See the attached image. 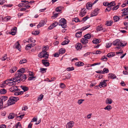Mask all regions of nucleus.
<instances>
[{"instance_id":"f257e3e1","label":"nucleus","mask_w":128,"mask_h":128,"mask_svg":"<svg viewBox=\"0 0 128 128\" xmlns=\"http://www.w3.org/2000/svg\"><path fill=\"white\" fill-rule=\"evenodd\" d=\"M19 100V98L18 97L11 96L8 101L7 104L8 106L11 105L15 103V102H17Z\"/></svg>"},{"instance_id":"f03ea898","label":"nucleus","mask_w":128,"mask_h":128,"mask_svg":"<svg viewBox=\"0 0 128 128\" xmlns=\"http://www.w3.org/2000/svg\"><path fill=\"white\" fill-rule=\"evenodd\" d=\"M48 52H44V51H42L40 52L38 55V57L40 58L43 57L45 59H47L48 58L49 55L47 54Z\"/></svg>"},{"instance_id":"7ed1b4c3","label":"nucleus","mask_w":128,"mask_h":128,"mask_svg":"<svg viewBox=\"0 0 128 128\" xmlns=\"http://www.w3.org/2000/svg\"><path fill=\"white\" fill-rule=\"evenodd\" d=\"M59 25L63 28H66L67 26L66 20L64 18H61L59 22Z\"/></svg>"},{"instance_id":"20e7f679","label":"nucleus","mask_w":128,"mask_h":128,"mask_svg":"<svg viewBox=\"0 0 128 128\" xmlns=\"http://www.w3.org/2000/svg\"><path fill=\"white\" fill-rule=\"evenodd\" d=\"M15 74L16 76L13 78L14 82H18V83H19L20 82V73L16 72Z\"/></svg>"},{"instance_id":"39448f33","label":"nucleus","mask_w":128,"mask_h":128,"mask_svg":"<svg viewBox=\"0 0 128 128\" xmlns=\"http://www.w3.org/2000/svg\"><path fill=\"white\" fill-rule=\"evenodd\" d=\"M9 91L14 93V95L16 92L20 91V90L18 89L16 86H12L9 89Z\"/></svg>"},{"instance_id":"423d86ee","label":"nucleus","mask_w":128,"mask_h":128,"mask_svg":"<svg viewBox=\"0 0 128 128\" xmlns=\"http://www.w3.org/2000/svg\"><path fill=\"white\" fill-rule=\"evenodd\" d=\"M99 10V9L98 8L95 9L93 12L90 14L91 16L92 17L97 15L98 14Z\"/></svg>"},{"instance_id":"0eeeda50","label":"nucleus","mask_w":128,"mask_h":128,"mask_svg":"<svg viewBox=\"0 0 128 128\" xmlns=\"http://www.w3.org/2000/svg\"><path fill=\"white\" fill-rule=\"evenodd\" d=\"M74 122L73 121H70L66 125V128H72L74 126Z\"/></svg>"},{"instance_id":"6e6552de","label":"nucleus","mask_w":128,"mask_h":128,"mask_svg":"<svg viewBox=\"0 0 128 128\" xmlns=\"http://www.w3.org/2000/svg\"><path fill=\"white\" fill-rule=\"evenodd\" d=\"M14 47H15L18 50H20L21 46L18 42L17 41L16 43L15 44L14 46Z\"/></svg>"},{"instance_id":"1a4fd4ad","label":"nucleus","mask_w":128,"mask_h":128,"mask_svg":"<svg viewBox=\"0 0 128 128\" xmlns=\"http://www.w3.org/2000/svg\"><path fill=\"white\" fill-rule=\"evenodd\" d=\"M16 29L17 28L16 27H14L11 30V32H10V34L12 35H14L16 32Z\"/></svg>"},{"instance_id":"9d476101","label":"nucleus","mask_w":128,"mask_h":128,"mask_svg":"<svg viewBox=\"0 0 128 128\" xmlns=\"http://www.w3.org/2000/svg\"><path fill=\"white\" fill-rule=\"evenodd\" d=\"M20 80H21L23 82L24 81L26 78V75L24 74L20 73Z\"/></svg>"},{"instance_id":"9b49d317","label":"nucleus","mask_w":128,"mask_h":128,"mask_svg":"<svg viewBox=\"0 0 128 128\" xmlns=\"http://www.w3.org/2000/svg\"><path fill=\"white\" fill-rule=\"evenodd\" d=\"M48 60L46 59H43L42 60V63L43 64L46 66H49L50 63L48 62H47Z\"/></svg>"},{"instance_id":"f8f14e48","label":"nucleus","mask_w":128,"mask_h":128,"mask_svg":"<svg viewBox=\"0 0 128 128\" xmlns=\"http://www.w3.org/2000/svg\"><path fill=\"white\" fill-rule=\"evenodd\" d=\"M106 80H104L103 81H101L99 84V86H101L102 87H105L107 85L106 83L105 82Z\"/></svg>"},{"instance_id":"ddd939ff","label":"nucleus","mask_w":128,"mask_h":128,"mask_svg":"<svg viewBox=\"0 0 128 128\" xmlns=\"http://www.w3.org/2000/svg\"><path fill=\"white\" fill-rule=\"evenodd\" d=\"M86 12V11L84 8L82 9L81 10L80 13V16L82 17L84 16Z\"/></svg>"},{"instance_id":"4468645a","label":"nucleus","mask_w":128,"mask_h":128,"mask_svg":"<svg viewBox=\"0 0 128 128\" xmlns=\"http://www.w3.org/2000/svg\"><path fill=\"white\" fill-rule=\"evenodd\" d=\"M116 75L113 74L109 73L108 74V77L109 78L114 79L116 78Z\"/></svg>"},{"instance_id":"2eb2a0df","label":"nucleus","mask_w":128,"mask_h":128,"mask_svg":"<svg viewBox=\"0 0 128 128\" xmlns=\"http://www.w3.org/2000/svg\"><path fill=\"white\" fill-rule=\"evenodd\" d=\"M8 98V97L6 96L1 97L0 98V102H1L3 103L7 100Z\"/></svg>"},{"instance_id":"dca6fc26","label":"nucleus","mask_w":128,"mask_h":128,"mask_svg":"<svg viewBox=\"0 0 128 128\" xmlns=\"http://www.w3.org/2000/svg\"><path fill=\"white\" fill-rule=\"evenodd\" d=\"M82 47V46L81 43H78L76 44V48L77 50H80Z\"/></svg>"},{"instance_id":"f3484780","label":"nucleus","mask_w":128,"mask_h":128,"mask_svg":"<svg viewBox=\"0 0 128 128\" xmlns=\"http://www.w3.org/2000/svg\"><path fill=\"white\" fill-rule=\"evenodd\" d=\"M92 5V3L90 2L87 3L86 5V8L88 10H90L91 9Z\"/></svg>"},{"instance_id":"a211bd4d","label":"nucleus","mask_w":128,"mask_h":128,"mask_svg":"<svg viewBox=\"0 0 128 128\" xmlns=\"http://www.w3.org/2000/svg\"><path fill=\"white\" fill-rule=\"evenodd\" d=\"M88 40L86 38H82L81 40V42L82 44H86L88 42Z\"/></svg>"},{"instance_id":"6ab92c4d","label":"nucleus","mask_w":128,"mask_h":128,"mask_svg":"<svg viewBox=\"0 0 128 128\" xmlns=\"http://www.w3.org/2000/svg\"><path fill=\"white\" fill-rule=\"evenodd\" d=\"M7 80H6L1 85V86L2 88L4 87L6 85H8V82H9L8 81H7L6 82Z\"/></svg>"},{"instance_id":"aec40b11","label":"nucleus","mask_w":128,"mask_h":128,"mask_svg":"<svg viewBox=\"0 0 128 128\" xmlns=\"http://www.w3.org/2000/svg\"><path fill=\"white\" fill-rule=\"evenodd\" d=\"M17 68L16 66H14L10 70V72L11 73L14 72L17 70Z\"/></svg>"},{"instance_id":"412c9836","label":"nucleus","mask_w":128,"mask_h":128,"mask_svg":"<svg viewBox=\"0 0 128 128\" xmlns=\"http://www.w3.org/2000/svg\"><path fill=\"white\" fill-rule=\"evenodd\" d=\"M15 116V115L14 114L10 113L8 116V118L10 119H12L14 118Z\"/></svg>"},{"instance_id":"4be33fe9","label":"nucleus","mask_w":128,"mask_h":128,"mask_svg":"<svg viewBox=\"0 0 128 128\" xmlns=\"http://www.w3.org/2000/svg\"><path fill=\"white\" fill-rule=\"evenodd\" d=\"M112 100L110 98H107L106 101V104H111L112 103Z\"/></svg>"},{"instance_id":"5701e85b","label":"nucleus","mask_w":128,"mask_h":128,"mask_svg":"<svg viewBox=\"0 0 128 128\" xmlns=\"http://www.w3.org/2000/svg\"><path fill=\"white\" fill-rule=\"evenodd\" d=\"M70 42L69 40L67 39L63 42L61 44L62 45H64L68 44Z\"/></svg>"},{"instance_id":"b1692460","label":"nucleus","mask_w":128,"mask_h":128,"mask_svg":"<svg viewBox=\"0 0 128 128\" xmlns=\"http://www.w3.org/2000/svg\"><path fill=\"white\" fill-rule=\"evenodd\" d=\"M84 64V63L82 62H76L75 64V65L76 66H82Z\"/></svg>"},{"instance_id":"393cba45","label":"nucleus","mask_w":128,"mask_h":128,"mask_svg":"<svg viewBox=\"0 0 128 128\" xmlns=\"http://www.w3.org/2000/svg\"><path fill=\"white\" fill-rule=\"evenodd\" d=\"M36 42V40H34L32 38H30L27 41V42L29 43L32 42L35 43Z\"/></svg>"},{"instance_id":"a878e982","label":"nucleus","mask_w":128,"mask_h":128,"mask_svg":"<svg viewBox=\"0 0 128 128\" xmlns=\"http://www.w3.org/2000/svg\"><path fill=\"white\" fill-rule=\"evenodd\" d=\"M115 52H111L108 53L107 55V56L108 58H111L114 56Z\"/></svg>"},{"instance_id":"bb28decb","label":"nucleus","mask_w":128,"mask_h":128,"mask_svg":"<svg viewBox=\"0 0 128 128\" xmlns=\"http://www.w3.org/2000/svg\"><path fill=\"white\" fill-rule=\"evenodd\" d=\"M44 25V21H41L40 22L39 24L37 26V28H38L42 26H43Z\"/></svg>"},{"instance_id":"cd10ccee","label":"nucleus","mask_w":128,"mask_h":128,"mask_svg":"<svg viewBox=\"0 0 128 128\" xmlns=\"http://www.w3.org/2000/svg\"><path fill=\"white\" fill-rule=\"evenodd\" d=\"M14 128H21V125L20 122L17 123L15 126H14Z\"/></svg>"},{"instance_id":"c85d7f7f","label":"nucleus","mask_w":128,"mask_h":128,"mask_svg":"<svg viewBox=\"0 0 128 128\" xmlns=\"http://www.w3.org/2000/svg\"><path fill=\"white\" fill-rule=\"evenodd\" d=\"M118 43H117L116 44V48L118 49H119L121 47H122V45L120 44V40H118Z\"/></svg>"},{"instance_id":"c756f323","label":"nucleus","mask_w":128,"mask_h":128,"mask_svg":"<svg viewBox=\"0 0 128 128\" xmlns=\"http://www.w3.org/2000/svg\"><path fill=\"white\" fill-rule=\"evenodd\" d=\"M113 22L111 21H106V25L107 26H110L112 25Z\"/></svg>"},{"instance_id":"7c9ffc66","label":"nucleus","mask_w":128,"mask_h":128,"mask_svg":"<svg viewBox=\"0 0 128 128\" xmlns=\"http://www.w3.org/2000/svg\"><path fill=\"white\" fill-rule=\"evenodd\" d=\"M82 32L79 31L77 32L76 34V37H80L82 35Z\"/></svg>"},{"instance_id":"2f4dec72","label":"nucleus","mask_w":128,"mask_h":128,"mask_svg":"<svg viewBox=\"0 0 128 128\" xmlns=\"http://www.w3.org/2000/svg\"><path fill=\"white\" fill-rule=\"evenodd\" d=\"M112 109V107L111 106L108 105L106 106L104 108V109L105 110H106L108 111H109L110 110Z\"/></svg>"},{"instance_id":"473e14b6","label":"nucleus","mask_w":128,"mask_h":128,"mask_svg":"<svg viewBox=\"0 0 128 128\" xmlns=\"http://www.w3.org/2000/svg\"><path fill=\"white\" fill-rule=\"evenodd\" d=\"M59 54H63L65 52L66 50L64 48H61L59 50Z\"/></svg>"},{"instance_id":"72a5a7b5","label":"nucleus","mask_w":128,"mask_h":128,"mask_svg":"<svg viewBox=\"0 0 128 128\" xmlns=\"http://www.w3.org/2000/svg\"><path fill=\"white\" fill-rule=\"evenodd\" d=\"M84 37L87 39H89L90 38L91 36L90 34L88 33L84 35Z\"/></svg>"},{"instance_id":"f704fd0d","label":"nucleus","mask_w":128,"mask_h":128,"mask_svg":"<svg viewBox=\"0 0 128 128\" xmlns=\"http://www.w3.org/2000/svg\"><path fill=\"white\" fill-rule=\"evenodd\" d=\"M49 49V46H45L42 49V51L45 52H47L46 51H47Z\"/></svg>"},{"instance_id":"c9c22d12","label":"nucleus","mask_w":128,"mask_h":128,"mask_svg":"<svg viewBox=\"0 0 128 128\" xmlns=\"http://www.w3.org/2000/svg\"><path fill=\"white\" fill-rule=\"evenodd\" d=\"M100 40H99L98 39L95 38L92 41V42L94 44H96L98 43H100Z\"/></svg>"},{"instance_id":"e433bc0d","label":"nucleus","mask_w":128,"mask_h":128,"mask_svg":"<svg viewBox=\"0 0 128 128\" xmlns=\"http://www.w3.org/2000/svg\"><path fill=\"white\" fill-rule=\"evenodd\" d=\"M120 18L118 16H115L114 17V20L115 22H116L119 20Z\"/></svg>"},{"instance_id":"4c0bfd02","label":"nucleus","mask_w":128,"mask_h":128,"mask_svg":"<svg viewBox=\"0 0 128 128\" xmlns=\"http://www.w3.org/2000/svg\"><path fill=\"white\" fill-rule=\"evenodd\" d=\"M21 87L24 92L27 91L28 90V88L25 86H21Z\"/></svg>"},{"instance_id":"58836bf2","label":"nucleus","mask_w":128,"mask_h":128,"mask_svg":"<svg viewBox=\"0 0 128 128\" xmlns=\"http://www.w3.org/2000/svg\"><path fill=\"white\" fill-rule=\"evenodd\" d=\"M7 55L6 54L4 55L2 58H0V60L1 59L2 61H4L7 58Z\"/></svg>"},{"instance_id":"ea45409f","label":"nucleus","mask_w":128,"mask_h":128,"mask_svg":"<svg viewBox=\"0 0 128 128\" xmlns=\"http://www.w3.org/2000/svg\"><path fill=\"white\" fill-rule=\"evenodd\" d=\"M25 69L24 68H22L18 70L17 71L18 72H20L21 74H23L25 72Z\"/></svg>"},{"instance_id":"a19ab883","label":"nucleus","mask_w":128,"mask_h":128,"mask_svg":"<svg viewBox=\"0 0 128 128\" xmlns=\"http://www.w3.org/2000/svg\"><path fill=\"white\" fill-rule=\"evenodd\" d=\"M6 92V90L4 88H2L0 90V93L2 94H4Z\"/></svg>"},{"instance_id":"79ce46f5","label":"nucleus","mask_w":128,"mask_h":128,"mask_svg":"<svg viewBox=\"0 0 128 128\" xmlns=\"http://www.w3.org/2000/svg\"><path fill=\"white\" fill-rule=\"evenodd\" d=\"M27 60L25 58H24L20 60L19 63L20 64H22L26 62Z\"/></svg>"},{"instance_id":"37998d69","label":"nucleus","mask_w":128,"mask_h":128,"mask_svg":"<svg viewBox=\"0 0 128 128\" xmlns=\"http://www.w3.org/2000/svg\"><path fill=\"white\" fill-rule=\"evenodd\" d=\"M60 7H58L56 8V10L58 12L60 13L61 12L62 10H60Z\"/></svg>"},{"instance_id":"c03bdc74","label":"nucleus","mask_w":128,"mask_h":128,"mask_svg":"<svg viewBox=\"0 0 128 128\" xmlns=\"http://www.w3.org/2000/svg\"><path fill=\"white\" fill-rule=\"evenodd\" d=\"M47 70L46 68H40V72H42L43 73L45 72H46V70Z\"/></svg>"},{"instance_id":"a18cd8bd","label":"nucleus","mask_w":128,"mask_h":128,"mask_svg":"<svg viewBox=\"0 0 128 128\" xmlns=\"http://www.w3.org/2000/svg\"><path fill=\"white\" fill-rule=\"evenodd\" d=\"M14 80H13V82H8V85L9 86H12L13 85H16V82H14Z\"/></svg>"},{"instance_id":"49530a36","label":"nucleus","mask_w":128,"mask_h":128,"mask_svg":"<svg viewBox=\"0 0 128 128\" xmlns=\"http://www.w3.org/2000/svg\"><path fill=\"white\" fill-rule=\"evenodd\" d=\"M96 30L97 31H99L102 30V26L101 25L99 26L96 28Z\"/></svg>"},{"instance_id":"de8ad7c7","label":"nucleus","mask_w":128,"mask_h":128,"mask_svg":"<svg viewBox=\"0 0 128 128\" xmlns=\"http://www.w3.org/2000/svg\"><path fill=\"white\" fill-rule=\"evenodd\" d=\"M103 71L104 73H108L109 72V71L108 68H105L103 69Z\"/></svg>"},{"instance_id":"09e8293b","label":"nucleus","mask_w":128,"mask_h":128,"mask_svg":"<svg viewBox=\"0 0 128 128\" xmlns=\"http://www.w3.org/2000/svg\"><path fill=\"white\" fill-rule=\"evenodd\" d=\"M24 92L23 91H20L19 92H17L15 94V95H18L20 94H23Z\"/></svg>"},{"instance_id":"8fccbe9b","label":"nucleus","mask_w":128,"mask_h":128,"mask_svg":"<svg viewBox=\"0 0 128 128\" xmlns=\"http://www.w3.org/2000/svg\"><path fill=\"white\" fill-rule=\"evenodd\" d=\"M112 44L110 42L107 43L106 44V47L108 48L111 46Z\"/></svg>"},{"instance_id":"3c124183","label":"nucleus","mask_w":128,"mask_h":128,"mask_svg":"<svg viewBox=\"0 0 128 128\" xmlns=\"http://www.w3.org/2000/svg\"><path fill=\"white\" fill-rule=\"evenodd\" d=\"M66 77V78L67 79H69L71 77L70 76V74H67L66 76H64L63 77Z\"/></svg>"},{"instance_id":"603ef678","label":"nucleus","mask_w":128,"mask_h":128,"mask_svg":"<svg viewBox=\"0 0 128 128\" xmlns=\"http://www.w3.org/2000/svg\"><path fill=\"white\" fill-rule=\"evenodd\" d=\"M66 70L68 71H72L74 70V68L73 67H68L66 68Z\"/></svg>"},{"instance_id":"864d4df0","label":"nucleus","mask_w":128,"mask_h":128,"mask_svg":"<svg viewBox=\"0 0 128 128\" xmlns=\"http://www.w3.org/2000/svg\"><path fill=\"white\" fill-rule=\"evenodd\" d=\"M40 32L39 31H34L32 32V34L35 35H38L39 33Z\"/></svg>"},{"instance_id":"5fc2aeb1","label":"nucleus","mask_w":128,"mask_h":128,"mask_svg":"<svg viewBox=\"0 0 128 128\" xmlns=\"http://www.w3.org/2000/svg\"><path fill=\"white\" fill-rule=\"evenodd\" d=\"M43 96H44L42 94H40L39 96L38 97V100L40 101L42 99L43 97Z\"/></svg>"},{"instance_id":"6e6d98bb","label":"nucleus","mask_w":128,"mask_h":128,"mask_svg":"<svg viewBox=\"0 0 128 128\" xmlns=\"http://www.w3.org/2000/svg\"><path fill=\"white\" fill-rule=\"evenodd\" d=\"M90 25H87L86 26H85L84 27H83L82 28V30H85L86 29H87V28H88L89 27H90Z\"/></svg>"},{"instance_id":"4d7b16f0","label":"nucleus","mask_w":128,"mask_h":128,"mask_svg":"<svg viewBox=\"0 0 128 128\" xmlns=\"http://www.w3.org/2000/svg\"><path fill=\"white\" fill-rule=\"evenodd\" d=\"M21 3H20L17 6L18 7H22V6H26V4H24L23 2Z\"/></svg>"},{"instance_id":"13d9d810","label":"nucleus","mask_w":128,"mask_h":128,"mask_svg":"<svg viewBox=\"0 0 128 128\" xmlns=\"http://www.w3.org/2000/svg\"><path fill=\"white\" fill-rule=\"evenodd\" d=\"M84 100L80 99L78 100V104L80 105L83 102Z\"/></svg>"},{"instance_id":"bf43d9fd","label":"nucleus","mask_w":128,"mask_h":128,"mask_svg":"<svg viewBox=\"0 0 128 128\" xmlns=\"http://www.w3.org/2000/svg\"><path fill=\"white\" fill-rule=\"evenodd\" d=\"M119 39H116L113 42V44L114 46H116V45L117 43H118V40Z\"/></svg>"},{"instance_id":"052dcab7","label":"nucleus","mask_w":128,"mask_h":128,"mask_svg":"<svg viewBox=\"0 0 128 128\" xmlns=\"http://www.w3.org/2000/svg\"><path fill=\"white\" fill-rule=\"evenodd\" d=\"M112 7V6H108L106 8L105 10H107L108 11V12H109L111 10V9L112 8L111 7Z\"/></svg>"},{"instance_id":"680f3d73","label":"nucleus","mask_w":128,"mask_h":128,"mask_svg":"<svg viewBox=\"0 0 128 128\" xmlns=\"http://www.w3.org/2000/svg\"><path fill=\"white\" fill-rule=\"evenodd\" d=\"M31 48V46H30V45L28 44L26 46V50H29Z\"/></svg>"},{"instance_id":"e2e57ef3","label":"nucleus","mask_w":128,"mask_h":128,"mask_svg":"<svg viewBox=\"0 0 128 128\" xmlns=\"http://www.w3.org/2000/svg\"><path fill=\"white\" fill-rule=\"evenodd\" d=\"M122 16H123V15H124V16H126L127 15H128V11H126V12H122Z\"/></svg>"},{"instance_id":"0e129e2a","label":"nucleus","mask_w":128,"mask_h":128,"mask_svg":"<svg viewBox=\"0 0 128 128\" xmlns=\"http://www.w3.org/2000/svg\"><path fill=\"white\" fill-rule=\"evenodd\" d=\"M89 18V17H88V15L82 18V20L84 21H86Z\"/></svg>"},{"instance_id":"69168bd1","label":"nucleus","mask_w":128,"mask_h":128,"mask_svg":"<svg viewBox=\"0 0 128 128\" xmlns=\"http://www.w3.org/2000/svg\"><path fill=\"white\" fill-rule=\"evenodd\" d=\"M21 2H23L24 4H29L28 1L26 0H21Z\"/></svg>"},{"instance_id":"338daca9","label":"nucleus","mask_w":128,"mask_h":128,"mask_svg":"<svg viewBox=\"0 0 128 128\" xmlns=\"http://www.w3.org/2000/svg\"><path fill=\"white\" fill-rule=\"evenodd\" d=\"M60 88H64L65 87V86L64 84L61 83L60 84Z\"/></svg>"},{"instance_id":"774afa93","label":"nucleus","mask_w":128,"mask_h":128,"mask_svg":"<svg viewBox=\"0 0 128 128\" xmlns=\"http://www.w3.org/2000/svg\"><path fill=\"white\" fill-rule=\"evenodd\" d=\"M4 19H5L6 21H8L10 20L11 19V17L10 16H8L4 18Z\"/></svg>"}]
</instances>
